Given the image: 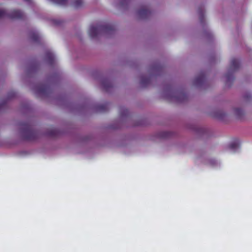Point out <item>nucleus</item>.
I'll return each instance as SVG.
<instances>
[{"instance_id": "19", "label": "nucleus", "mask_w": 252, "mask_h": 252, "mask_svg": "<svg viewBox=\"0 0 252 252\" xmlns=\"http://www.w3.org/2000/svg\"><path fill=\"white\" fill-rule=\"evenodd\" d=\"M186 98V95L184 93H180L178 96V100L179 101H184Z\"/></svg>"}, {"instance_id": "8", "label": "nucleus", "mask_w": 252, "mask_h": 252, "mask_svg": "<svg viewBox=\"0 0 252 252\" xmlns=\"http://www.w3.org/2000/svg\"><path fill=\"white\" fill-rule=\"evenodd\" d=\"M101 85L103 89L107 92L112 87L111 82L108 79H104L101 82Z\"/></svg>"}, {"instance_id": "6", "label": "nucleus", "mask_w": 252, "mask_h": 252, "mask_svg": "<svg viewBox=\"0 0 252 252\" xmlns=\"http://www.w3.org/2000/svg\"><path fill=\"white\" fill-rule=\"evenodd\" d=\"M205 80V74L204 72L201 73L194 79L193 84L195 86H199L203 83Z\"/></svg>"}, {"instance_id": "18", "label": "nucleus", "mask_w": 252, "mask_h": 252, "mask_svg": "<svg viewBox=\"0 0 252 252\" xmlns=\"http://www.w3.org/2000/svg\"><path fill=\"white\" fill-rule=\"evenodd\" d=\"M53 2L62 5H65L66 4L68 0H51Z\"/></svg>"}, {"instance_id": "9", "label": "nucleus", "mask_w": 252, "mask_h": 252, "mask_svg": "<svg viewBox=\"0 0 252 252\" xmlns=\"http://www.w3.org/2000/svg\"><path fill=\"white\" fill-rule=\"evenodd\" d=\"M31 39L35 42H39L40 40V36L36 32H32L30 33Z\"/></svg>"}, {"instance_id": "2", "label": "nucleus", "mask_w": 252, "mask_h": 252, "mask_svg": "<svg viewBox=\"0 0 252 252\" xmlns=\"http://www.w3.org/2000/svg\"><path fill=\"white\" fill-rule=\"evenodd\" d=\"M21 132L24 140L32 141L38 136L37 132L33 130L32 126L29 123H22L20 124Z\"/></svg>"}, {"instance_id": "17", "label": "nucleus", "mask_w": 252, "mask_h": 252, "mask_svg": "<svg viewBox=\"0 0 252 252\" xmlns=\"http://www.w3.org/2000/svg\"><path fill=\"white\" fill-rule=\"evenodd\" d=\"M240 144L238 142H234L229 145V148L231 150H235L239 148Z\"/></svg>"}, {"instance_id": "23", "label": "nucleus", "mask_w": 252, "mask_h": 252, "mask_svg": "<svg viewBox=\"0 0 252 252\" xmlns=\"http://www.w3.org/2000/svg\"><path fill=\"white\" fill-rule=\"evenodd\" d=\"M2 105H3V104L0 105V109L2 107V106H3Z\"/></svg>"}, {"instance_id": "13", "label": "nucleus", "mask_w": 252, "mask_h": 252, "mask_svg": "<svg viewBox=\"0 0 252 252\" xmlns=\"http://www.w3.org/2000/svg\"><path fill=\"white\" fill-rule=\"evenodd\" d=\"M108 103H105L104 104L100 105L97 106V109L100 112H104L107 111L108 108Z\"/></svg>"}, {"instance_id": "12", "label": "nucleus", "mask_w": 252, "mask_h": 252, "mask_svg": "<svg viewBox=\"0 0 252 252\" xmlns=\"http://www.w3.org/2000/svg\"><path fill=\"white\" fill-rule=\"evenodd\" d=\"M151 81L150 77L142 76L140 81L141 85L143 87H146Z\"/></svg>"}, {"instance_id": "20", "label": "nucleus", "mask_w": 252, "mask_h": 252, "mask_svg": "<svg viewBox=\"0 0 252 252\" xmlns=\"http://www.w3.org/2000/svg\"><path fill=\"white\" fill-rule=\"evenodd\" d=\"M129 1V0H120V4L122 6L125 4H127Z\"/></svg>"}, {"instance_id": "15", "label": "nucleus", "mask_w": 252, "mask_h": 252, "mask_svg": "<svg viewBox=\"0 0 252 252\" xmlns=\"http://www.w3.org/2000/svg\"><path fill=\"white\" fill-rule=\"evenodd\" d=\"M234 113L235 115L238 119H241L243 115H244V112L243 110L241 108H235Z\"/></svg>"}, {"instance_id": "21", "label": "nucleus", "mask_w": 252, "mask_h": 252, "mask_svg": "<svg viewBox=\"0 0 252 252\" xmlns=\"http://www.w3.org/2000/svg\"><path fill=\"white\" fill-rule=\"evenodd\" d=\"M220 115H217L216 117H217L219 119H221L223 118V116L224 115V114L222 113H220Z\"/></svg>"}, {"instance_id": "24", "label": "nucleus", "mask_w": 252, "mask_h": 252, "mask_svg": "<svg viewBox=\"0 0 252 252\" xmlns=\"http://www.w3.org/2000/svg\"><path fill=\"white\" fill-rule=\"evenodd\" d=\"M126 114H126V113H127V110H126Z\"/></svg>"}, {"instance_id": "22", "label": "nucleus", "mask_w": 252, "mask_h": 252, "mask_svg": "<svg viewBox=\"0 0 252 252\" xmlns=\"http://www.w3.org/2000/svg\"><path fill=\"white\" fill-rule=\"evenodd\" d=\"M24 1H27V2H30L31 1V0H24Z\"/></svg>"}, {"instance_id": "7", "label": "nucleus", "mask_w": 252, "mask_h": 252, "mask_svg": "<svg viewBox=\"0 0 252 252\" xmlns=\"http://www.w3.org/2000/svg\"><path fill=\"white\" fill-rule=\"evenodd\" d=\"M48 90V87L46 85L41 84L36 87V94H45Z\"/></svg>"}, {"instance_id": "14", "label": "nucleus", "mask_w": 252, "mask_h": 252, "mask_svg": "<svg viewBox=\"0 0 252 252\" xmlns=\"http://www.w3.org/2000/svg\"><path fill=\"white\" fill-rule=\"evenodd\" d=\"M198 13L200 21L201 23H203L204 21V12L203 9L202 7H199L198 10Z\"/></svg>"}, {"instance_id": "10", "label": "nucleus", "mask_w": 252, "mask_h": 252, "mask_svg": "<svg viewBox=\"0 0 252 252\" xmlns=\"http://www.w3.org/2000/svg\"><path fill=\"white\" fill-rule=\"evenodd\" d=\"M46 59L47 62L51 65H52L54 62V56L50 52H47L46 54Z\"/></svg>"}, {"instance_id": "1", "label": "nucleus", "mask_w": 252, "mask_h": 252, "mask_svg": "<svg viewBox=\"0 0 252 252\" xmlns=\"http://www.w3.org/2000/svg\"><path fill=\"white\" fill-rule=\"evenodd\" d=\"M115 31L113 25L110 24L97 26H91L89 30V34L91 38L96 37L100 32L105 33H113Z\"/></svg>"}, {"instance_id": "5", "label": "nucleus", "mask_w": 252, "mask_h": 252, "mask_svg": "<svg viewBox=\"0 0 252 252\" xmlns=\"http://www.w3.org/2000/svg\"><path fill=\"white\" fill-rule=\"evenodd\" d=\"M151 11L146 6L141 7L137 11V15L140 18H146L150 14Z\"/></svg>"}, {"instance_id": "16", "label": "nucleus", "mask_w": 252, "mask_h": 252, "mask_svg": "<svg viewBox=\"0 0 252 252\" xmlns=\"http://www.w3.org/2000/svg\"><path fill=\"white\" fill-rule=\"evenodd\" d=\"M83 4V0H74L73 5V6L75 8H79L81 7Z\"/></svg>"}, {"instance_id": "3", "label": "nucleus", "mask_w": 252, "mask_h": 252, "mask_svg": "<svg viewBox=\"0 0 252 252\" xmlns=\"http://www.w3.org/2000/svg\"><path fill=\"white\" fill-rule=\"evenodd\" d=\"M6 17L11 19H23L25 14L19 10H13L9 13H7L4 10H0V18Z\"/></svg>"}, {"instance_id": "4", "label": "nucleus", "mask_w": 252, "mask_h": 252, "mask_svg": "<svg viewBox=\"0 0 252 252\" xmlns=\"http://www.w3.org/2000/svg\"><path fill=\"white\" fill-rule=\"evenodd\" d=\"M239 65L240 63L238 59L234 58L231 60L230 65V71L225 75L226 83L228 85L229 83L231 84L234 80V76L231 71H235L238 69Z\"/></svg>"}, {"instance_id": "11", "label": "nucleus", "mask_w": 252, "mask_h": 252, "mask_svg": "<svg viewBox=\"0 0 252 252\" xmlns=\"http://www.w3.org/2000/svg\"><path fill=\"white\" fill-rule=\"evenodd\" d=\"M60 131L58 129L55 128H53L50 130L48 131L46 134L47 135L51 137H56L59 134Z\"/></svg>"}]
</instances>
